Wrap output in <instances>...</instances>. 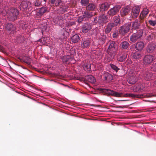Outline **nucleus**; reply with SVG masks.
Masks as SVG:
<instances>
[{
    "label": "nucleus",
    "mask_w": 156,
    "mask_h": 156,
    "mask_svg": "<svg viewBox=\"0 0 156 156\" xmlns=\"http://www.w3.org/2000/svg\"><path fill=\"white\" fill-rule=\"evenodd\" d=\"M44 1L45 2H46L47 1V0H44Z\"/></svg>",
    "instance_id": "nucleus-53"
},
{
    "label": "nucleus",
    "mask_w": 156,
    "mask_h": 156,
    "mask_svg": "<svg viewBox=\"0 0 156 156\" xmlns=\"http://www.w3.org/2000/svg\"><path fill=\"white\" fill-rule=\"evenodd\" d=\"M108 17L103 14L99 16L98 22L100 25L102 26L104 23H106L108 22Z\"/></svg>",
    "instance_id": "nucleus-9"
},
{
    "label": "nucleus",
    "mask_w": 156,
    "mask_h": 156,
    "mask_svg": "<svg viewBox=\"0 0 156 156\" xmlns=\"http://www.w3.org/2000/svg\"><path fill=\"white\" fill-rule=\"evenodd\" d=\"M90 42V40L89 39H84L81 44V47L83 48H86L89 46Z\"/></svg>",
    "instance_id": "nucleus-21"
},
{
    "label": "nucleus",
    "mask_w": 156,
    "mask_h": 156,
    "mask_svg": "<svg viewBox=\"0 0 156 156\" xmlns=\"http://www.w3.org/2000/svg\"><path fill=\"white\" fill-rule=\"evenodd\" d=\"M83 15L85 18H89L92 17L93 14L92 12L86 11L84 12Z\"/></svg>",
    "instance_id": "nucleus-34"
},
{
    "label": "nucleus",
    "mask_w": 156,
    "mask_h": 156,
    "mask_svg": "<svg viewBox=\"0 0 156 156\" xmlns=\"http://www.w3.org/2000/svg\"><path fill=\"white\" fill-rule=\"evenodd\" d=\"M155 48V45L154 44H148L147 47V51L149 53H151L154 51Z\"/></svg>",
    "instance_id": "nucleus-26"
},
{
    "label": "nucleus",
    "mask_w": 156,
    "mask_h": 156,
    "mask_svg": "<svg viewBox=\"0 0 156 156\" xmlns=\"http://www.w3.org/2000/svg\"><path fill=\"white\" fill-rule=\"evenodd\" d=\"M103 77L104 79L108 82L111 81L113 79L112 75L108 73H105L104 74Z\"/></svg>",
    "instance_id": "nucleus-19"
},
{
    "label": "nucleus",
    "mask_w": 156,
    "mask_h": 156,
    "mask_svg": "<svg viewBox=\"0 0 156 156\" xmlns=\"http://www.w3.org/2000/svg\"><path fill=\"white\" fill-rule=\"evenodd\" d=\"M144 101H148V102H151V101H148V100H144Z\"/></svg>",
    "instance_id": "nucleus-52"
},
{
    "label": "nucleus",
    "mask_w": 156,
    "mask_h": 156,
    "mask_svg": "<svg viewBox=\"0 0 156 156\" xmlns=\"http://www.w3.org/2000/svg\"><path fill=\"white\" fill-rule=\"evenodd\" d=\"M73 56L74 55L72 54L71 56L69 55L64 56L62 58V61L64 63L70 61L73 59Z\"/></svg>",
    "instance_id": "nucleus-16"
},
{
    "label": "nucleus",
    "mask_w": 156,
    "mask_h": 156,
    "mask_svg": "<svg viewBox=\"0 0 156 156\" xmlns=\"http://www.w3.org/2000/svg\"><path fill=\"white\" fill-rule=\"evenodd\" d=\"M110 65L111 68L114 70L116 72L120 69L119 68L113 64H111Z\"/></svg>",
    "instance_id": "nucleus-40"
},
{
    "label": "nucleus",
    "mask_w": 156,
    "mask_h": 156,
    "mask_svg": "<svg viewBox=\"0 0 156 156\" xmlns=\"http://www.w3.org/2000/svg\"><path fill=\"white\" fill-rule=\"evenodd\" d=\"M61 0H50V2L52 4H55L56 6H58L61 2Z\"/></svg>",
    "instance_id": "nucleus-38"
},
{
    "label": "nucleus",
    "mask_w": 156,
    "mask_h": 156,
    "mask_svg": "<svg viewBox=\"0 0 156 156\" xmlns=\"http://www.w3.org/2000/svg\"><path fill=\"white\" fill-rule=\"evenodd\" d=\"M95 7V5L94 4L90 3L86 7V9L87 10L92 11L94 10Z\"/></svg>",
    "instance_id": "nucleus-33"
},
{
    "label": "nucleus",
    "mask_w": 156,
    "mask_h": 156,
    "mask_svg": "<svg viewBox=\"0 0 156 156\" xmlns=\"http://www.w3.org/2000/svg\"><path fill=\"white\" fill-rule=\"evenodd\" d=\"M130 26L131 24L129 23L121 26L119 30V33L122 35H125L129 32Z\"/></svg>",
    "instance_id": "nucleus-5"
},
{
    "label": "nucleus",
    "mask_w": 156,
    "mask_h": 156,
    "mask_svg": "<svg viewBox=\"0 0 156 156\" xmlns=\"http://www.w3.org/2000/svg\"><path fill=\"white\" fill-rule=\"evenodd\" d=\"M154 56L151 55H146L143 59V62L144 64H149L154 60Z\"/></svg>",
    "instance_id": "nucleus-7"
},
{
    "label": "nucleus",
    "mask_w": 156,
    "mask_h": 156,
    "mask_svg": "<svg viewBox=\"0 0 156 156\" xmlns=\"http://www.w3.org/2000/svg\"><path fill=\"white\" fill-rule=\"evenodd\" d=\"M118 47V44L114 41H112L109 45L108 50H111L116 51L117 50Z\"/></svg>",
    "instance_id": "nucleus-13"
},
{
    "label": "nucleus",
    "mask_w": 156,
    "mask_h": 156,
    "mask_svg": "<svg viewBox=\"0 0 156 156\" xmlns=\"http://www.w3.org/2000/svg\"><path fill=\"white\" fill-rule=\"evenodd\" d=\"M41 0H34L33 5L37 7H39L41 5Z\"/></svg>",
    "instance_id": "nucleus-37"
},
{
    "label": "nucleus",
    "mask_w": 156,
    "mask_h": 156,
    "mask_svg": "<svg viewBox=\"0 0 156 156\" xmlns=\"http://www.w3.org/2000/svg\"><path fill=\"white\" fill-rule=\"evenodd\" d=\"M85 18L83 15L82 16H79L77 19L78 22L79 23H81L83 20V19Z\"/></svg>",
    "instance_id": "nucleus-47"
},
{
    "label": "nucleus",
    "mask_w": 156,
    "mask_h": 156,
    "mask_svg": "<svg viewBox=\"0 0 156 156\" xmlns=\"http://www.w3.org/2000/svg\"><path fill=\"white\" fill-rule=\"evenodd\" d=\"M91 29V25L88 23H85L83 25L81 28L82 32L84 33L88 32Z\"/></svg>",
    "instance_id": "nucleus-11"
},
{
    "label": "nucleus",
    "mask_w": 156,
    "mask_h": 156,
    "mask_svg": "<svg viewBox=\"0 0 156 156\" xmlns=\"http://www.w3.org/2000/svg\"><path fill=\"white\" fill-rule=\"evenodd\" d=\"M62 19V16H58L53 19V21L56 24L60 25Z\"/></svg>",
    "instance_id": "nucleus-29"
},
{
    "label": "nucleus",
    "mask_w": 156,
    "mask_h": 156,
    "mask_svg": "<svg viewBox=\"0 0 156 156\" xmlns=\"http://www.w3.org/2000/svg\"><path fill=\"white\" fill-rule=\"evenodd\" d=\"M6 29L11 32L14 31L15 30V27L11 23H8L6 26Z\"/></svg>",
    "instance_id": "nucleus-27"
},
{
    "label": "nucleus",
    "mask_w": 156,
    "mask_h": 156,
    "mask_svg": "<svg viewBox=\"0 0 156 156\" xmlns=\"http://www.w3.org/2000/svg\"><path fill=\"white\" fill-rule=\"evenodd\" d=\"M108 54L110 55L112 58H113L115 56V52L114 51L108 50Z\"/></svg>",
    "instance_id": "nucleus-44"
},
{
    "label": "nucleus",
    "mask_w": 156,
    "mask_h": 156,
    "mask_svg": "<svg viewBox=\"0 0 156 156\" xmlns=\"http://www.w3.org/2000/svg\"><path fill=\"white\" fill-rule=\"evenodd\" d=\"M155 84L156 85V80L155 81Z\"/></svg>",
    "instance_id": "nucleus-54"
},
{
    "label": "nucleus",
    "mask_w": 156,
    "mask_h": 156,
    "mask_svg": "<svg viewBox=\"0 0 156 156\" xmlns=\"http://www.w3.org/2000/svg\"><path fill=\"white\" fill-rule=\"evenodd\" d=\"M16 42L17 43H21L23 42L24 41V37L22 36H19L16 37Z\"/></svg>",
    "instance_id": "nucleus-35"
},
{
    "label": "nucleus",
    "mask_w": 156,
    "mask_h": 156,
    "mask_svg": "<svg viewBox=\"0 0 156 156\" xmlns=\"http://www.w3.org/2000/svg\"><path fill=\"white\" fill-rule=\"evenodd\" d=\"M129 46V43L126 41H124L122 42L120 44V46L121 48L123 49H127Z\"/></svg>",
    "instance_id": "nucleus-23"
},
{
    "label": "nucleus",
    "mask_w": 156,
    "mask_h": 156,
    "mask_svg": "<svg viewBox=\"0 0 156 156\" xmlns=\"http://www.w3.org/2000/svg\"><path fill=\"white\" fill-rule=\"evenodd\" d=\"M144 44L143 42H137L136 44L135 48L136 49L139 51H141L144 48Z\"/></svg>",
    "instance_id": "nucleus-17"
},
{
    "label": "nucleus",
    "mask_w": 156,
    "mask_h": 156,
    "mask_svg": "<svg viewBox=\"0 0 156 156\" xmlns=\"http://www.w3.org/2000/svg\"><path fill=\"white\" fill-rule=\"evenodd\" d=\"M20 62L26 63L28 65H30V58L27 56H24L22 58H19Z\"/></svg>",
    "instance_id": "nucleus-22"
},
{
    "label": "nucleus",
    "mask_w": 156,
    "mask_h": 156,
    "mask_svg": "<svg viewBox=\"0 0 156 156\" xmlns=\"http://www.w3.org/2000/svg\"><path fill=\"white\" fill-rule=\"evenodd\" d=\"M46 37H43L40 39V41L43 44H45L46 43Z\"/></svg>",
    "instance_id": "nucleus-43"
},
{
    "label": "nucleus",
    "mask_w": 156,
    "mask_h": 156,
    "mask_svg": "<svg viewBox=\"0 0 156 156\" xmlns=\"http://www.w3.org/2000/svg\"><path fill=\"white\" fill-rule=\"evenodd\" d=\"M145 88L144 86L142 84H139L137 86H135L133 88V90L135 92H141L144 90Z\"/></svg>",
    "instance_id": "nucleus-14"
},
{
    "label": "nucleus",
    "mask_w": 156,
    "mask_h": 156,
    "mask_svg": "<svg viewBox=\"0 0 156 156\" xmlns=\"http://www.w3.org/2000/svg\"><path fill=\"white\" fill-rule=\"evenodd\" d=\"M31 5V2L29 1L23 0L20 3L19 8L23 11H25L29 9V7Z\"/></svg>",
    "instance_id": "nucleus-4"
},
{
    "label": "nucleus",
    "mask_w": 156,
    "mask_h": 156,
    "mask_svg": "<svg viewBox=\"0 0 156 156\" xmlns=\"http://www.w3.org/2000/svg\"><path fill=\"white\" fill-rule=\"evenodd\" d=\"M47 11V9L45 7H42L40 9L37 13V15L39 16L43 15Z\"/></svg>",
    "instance_id": "nucleus-28"
},
{
    "label": "nucleus",
    "mask_w": 156,
    "mask_h": 156,
    "mask_svg": "<svg viewBox=\"0 0 156 156\" xmlns=\"http://www.w3.org/2000/svg\"><path fill=\"white\" fill-rule=\"evenodd\" d=\"M149 23L151 25L154 26L156 25V20H150Z\"/></svg>",
    "instance_id": "nucleus-45"
},
{
    "label": "nucleus",
    "mask_w": 156,
    "mask_h": 156,
    "mask_svg": "<svg viewBox=\"0 0 156 156\" xmlns=\"http://www.w3.org/2000/svg\"><path fill=\"white\" fill-rule=\"evenodd\" d=\"M154 36V35L152 34H150L148 35V40L149 41L151 40L153 38Z\"/></svg>",
    "instance_id": "nucleus-49"
},
{
    "label": "nucleus",
    "mask_w": 156,
    "mask_h": 156,
    "mask_svg": "<svg viewBox=\"0 0 156 156\" xmlns=\"http://www.w3.org/2000/svg\"><path fill=\"white\" fill-rule=\"evenodd\" d=\"M119 36V33L117 31H115L112 34V37L114 38H117Z\"/></svg>",
    "instance_id": "nucleus-46"
},
{
    "label": "nucleus",
    "mask_w": 156,
    "mask_h": 156,
    "mask_svg": "<svg viewBox=\"0 0 156 156\" xmlns=\"http://www.w3.org/2000/svg\"><path fill=\"white\" fill-rule=\"evenodd\" d=\"M140 8L138 6H136L133 7L132 10L131 16L133 18H136L140 12Z\"/></svg>",
    "instance_id": "nucleus-8"
},
{
    "label": "nucleus",
    "mask_w": 156,
    "mask_h": 156,
    "mask_svg": "<svg viewBox=\"0 0 156 156\" xmlns=\"http://www.w3.org/2000/svg\"><path fill=\"white\" fill-rule=\"evenodd\" d=\"M89 2V0H81L80 2L82 5L85 6L87 5Z\"/></svg>",
    "instance_id": "nucleus-41"
},
{
    "label": "nucleus",
    "mask_w": 156,
    "mask_h": 156,
    "mask_svg": "<svg viewBox=\"0 0 156 156\" xmlns=\"http://www.w3.org/2000/svg\"><path fill=\"white\" fill-rule=\"evenodd\" d=\"M143 30L140 29L136 33L133 34L130 37V40L131 43H134L138 41L142 37Z\"/></svg>",
    "instance_id": "nucleus-3"
},
{
    "label": "nucleus",
    "mask_w": 156,
    "mask_h": 156,
    "mask_svg": "<svg viewBox=\"0 0 156 156\" xmlns=\"http://www.w3.org/2000/svg\"><path fill=\"white\" fill-rule=\"evenodd\" d=\"M140 21L138 20H136L135 21L133 22L132 24V27L133 29H138L140 25Z\"/></svg>",
    "instance_id": "nucleus-25"
},
{
    "label": "nucleus",
    "mask_w": 156,
    "mask_h": 156,
    "mask_svg": "<svg viewBox=\"0 0 156 156\" xmlns=\"http://www.w3.org/2000/svg\"><path fill=\"white\" fill-rule=\"evenodd\" d=\"M101 90L104 92L108 94L112 95L117 97L123 96L125 97H131L133 98H142L144 97L151 98L154 96L152 93L144 94H126L122 95V94L115 92L113 90H110L103 89Z\"/></svg>",
    "instance_id": "nucleus-1"
},
{
    "label": "nucleus",
    "mask_w": 156,
    "mask_h": 156,
    "mask_svg": "<svg viewBox=\"0 0 156 156\" xmlns=\"http://www.w3.org/2000/svg\"><path fill=\"white\" fill-rule=\"evenodd\" d=\"M115 26L114 23H109L107 24L106 27L105 32L106 34H108L110 32L112 28Z\"/></svg>",
    "instance_id": "nucleus-12"
},
{
    "label": "nucleus",
    "mask_w": 156,
    "mask_h": 156,
    "mask_svg": "<svg viewBox=\"0 0 156 156\" xmlns=\"http://www.w3.org/2000/svg\"><path fill=\"white\" fill-rule=\"evenodd\" d=\"M8 19L10 21H14L16 20L19 14V12L16 9L12 8L6 11Z\"/></svg>",
    "instance_id": "nucleus-2"
},
{
    "label": "nucleus",
    "mask_w": 156,
    "mask_h": 156,
    "mask_svg": "<svg viewBox=\"0 0 156 156\" xmlns=\"http://www.w3.org/2000/svg\"><path fill=\"white\" fill-rule=\"evenodd\" d=\"M152 76V74L148 70H144L143 71V77L144 80L147 81L151 80Z\"/></svg>",
    "instance_id": "nucleus-10"
},
{
    "label": "nucleus",
    "mask_w": 156,
    "mask_h": 156,
    "mask_svg": "<svg viewBox=\"0 0 156 156\" xmlns=\"http://www.w3.org/2000/svg\"><path fill=\"white\" fill-rule=\"evenodd\" d=\"M130 11V9L129 7H126L121 10V16L123 17L127 15Z\"/></svg>",
    "instance_id": "nucleus-20"
},
{
    "label": "nucleus",
    "mask_w": 156,
    "mask_h": 156,
    "mask_svg": "<svg viewBox=\"0 0 156 156\" xmlns=\"http://www.w3.org/2000/svg\"><path fill=\"white\" fill-rule=\"evenodd\" d=\"M121 7L118 5L111 8L107 12V14L110 16H113L119 12Z\"/></svg>",
    "instance_id": "nucleus-6"
},
{
    "label": "nucleus",
    "mask_w": 156,
    "mask_h": 156,
    "mask_svg": "<svg viewBox=\"0 0 156 156\" xmlns=\"http://www.w3.org/2000/svg\"><path fill=\"white\" fill-rule=\"evenodd\" d=\"M71 40L73 42L76 43L80 40V37L78 34H76L72 37Z\"/></svg>",
    "instance_id": "nucleus-30"
},
{
    "label": "nucleus",
    "mask_w": 156,
    "mask_h": 156,
    "mask_svg": "<svg viewBox=\"0 0 156 156\" xmlns=\"http://www.w3.org/2000/svg\"><path fill=\"white\" fill-rule=\"evenodd\" d=\"M133 56L135 59H139L140 58L141 55L140 53L136 52L133 54Z\"/></svg>",
    "instance_id": "nucleus-39"
},
{
    "label": "nucleus",
    "mask_w": 156,
    "mask_h": 156,
    "mask_svg": "<svg viewBox=\"0 0 156 156\" xmlns=\"http://www.w3.org/2000/svg\"><path fill=\"white\" fill-rule=\"evenodd\" d=\"M127 81L129 84H134L136 82V78L134 76H131L128 79Z\"/></svg>",
    "instance_id": "nucleus-32"
},
{
    "label": "nucleus",
    "mask_w": 156,
    "mask_h": 156,
    "mask_svg": "<svg viewBox=\"0 0 156 156\" xmlns=\"http://www.w3.org/2000/svg\"><path fill=\"white\" fill-rule=\"evenodd\" d=\"M148 9H147L144 8V9L143 11L141 12L139 17V19L141 20H142L148 14Z\"/></svg>",
    "instance_id": "nucleus-18"
},
{
    "label": "nucleus",
    "mask_w": 156,
    "mask_h": 156,
    "mask_svg": "<svg viewBox=\"0 0 156 156\" xmlns=\"http://www.w3.org/2000/svg\"><path fill=\"white\" fill-rule=\"evenodd\" d=\"M120 19L118 17H115L114 19V23L115 25V26L119 23Z\"/></svg>",
    "instance_id": "nucleus-42"
},
{
    "label": "nucleus",
    "mask_w": 156,
    "mask_h": 156,
    "mask_svg": "<svg viewBox=\"0 0 156 156\" xmlns=\"http://www.w3.org/2000/svg\"><path fill=\"white\" fill-rule=\"evenodd\" d=\"M151 69L153 71H156V62L152 65Z\"/></svg>",
    "instance_id": "nucleus-48"
},
{
    "label": "nucleus",
    "mask_w": 156,
    "mask_h": 156,
    "mask_svg": "<svg viewBox=\"0 0 156 156\" xmlns=\"http://www.w3.org/2000/svg\"><path fill=\"white\" fill-rule=\"evenodd\" d=\"M127 56V54L126 53H124L122 55L118 56L117 58V59L119 62H122L126 59Z\"/></svg>",
    "instance_id": "nucleus-31"
},
{
    "label": "nucleus",
    "mask_w": 156,
    "mask_h": 156,
    "mask_svg": "<svg viewBox=\"0 0 156 156\" xmlns=\"http://www.w3.org/2000/svg\"><path fill=\"white\" fill-rule=\"evenodd\" d=\"M61 85H63L64 86H66V85H64V84H62V83H59Z\"/></svg>",
    "instance_id": "nucleus-51"
},
{
    "label": "nucleus",
    "mask_w": 156,
    "mask_h": 156,
    "mask_svg": "<svg viewBox=\"0 0 156 156\" xmlns=\"http://www.w3.org/2000/svg\"><path fill=\"white\" fill-rule=\"evenodd\" d=\"M94 21L95 23H97V22H98V21H97V17L94 18Z\"/></svg>",
    "instance_id": "nucleus-50"
},
{
    "label": "nucleus",
    "mask_w": 156,
    "mask_h": 156,
    "mask_svg": "<svg viewBox=\"0 0 156 156\" xmlns=\"http://www.w3.org/2000/svg\"><path fill=\"white\" fill-rule=\"evenodd\" d=\"M85 79L88 82L91 83H93L96 81L94 77L91 75L85 76Z\"/></svg>",
    "instance_id": "nucleus-24"
},
{
    "label": "nucleus",
    "mask_w": 156,
    "mask_h": 156,
    "mask_svg": "<svg viewBox=\"0 0 156 156\" xmlns=\"http://www.w3.org/2000/svg\"><path fill=\"white\" fill-rule=\"evenodd\" d=\"M110 4L107 2H105L101 4L100 6V12H103L107 10L110 7Z\"/></svg>",
    "instance_id": "nucleus-15"
},
{
    "label": "nucleus",
    "mask_w": 156,
    "mask_h": 156,
    "mask_svg": "<svg viewBox=\"0 0 156 156\" xmlns=\"http://www.w3.org/2000/svg\"><path fill=\"white\" fill-rule=\"evenodd\" d=\"M90 65V64H85L83 65V67L86 71L90 72L91 71Z\"/></svg>",
    "instance_id": "nucleus-36"
}]
</instances>
